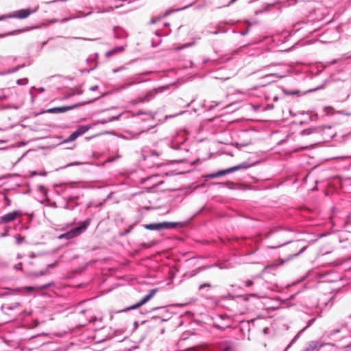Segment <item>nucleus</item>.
Wrapping results in <instances>:
<instances>
[{
	"instance_id": "1",
	"label": "nucleus",
	"mask_w": 351,
	"mask_h": 351,
	"mask_svg": "<svg viewBox=\"0 0 351 351\" xmlns=\"http://www.w3.org/2000/svg\"><path fill=\"white\" fill-rule=\"evenodd\" d=\"M290 233L282 228H275L265 234L267 247L276 249L290 242Z\"/></svg>"
},
{
	"instance_id": "2",
	"label": "nucleus",
	"mask_w": 351,
	"mask_h": 351,
	"mask_svg": "<svg viewBox=\"0 0 351 351\" xmlns=\"http://www.w3.org/2000/svg\"><path fill=\"white\" fill-rule=\"evenodd\" d=\"M90 223V219H86L85 221L82 222L80 225V226L76 227L67 232L60 234L58 238L59 239H71L74 237H76L79 236L80 234H82L83 232H84L86 228L89 226Z\"/></svg>"
},
{
	"instance_id": "3",
	"label": "nucleus",
	"mask_w": 351,
	"mask_h": 351,
	"mask_svg": "<svg viewBox=\"0 0 351 351\" xmlns=\"http://www.w3.org/2000/svg\"><path fill=\"white\" fill-rule=\"evenodd\" d=\"M178 223L173 222H162L146 224L145 228L149 230H160L163 229L174 228L178 226Z\"/></svg>"
},
{
	"instance_id": "4",
	"label": "nucleus",
	"mask_w": 351,
	"mask_h": 351,
	"mask_svg": "<svg viewBox=\"0 0 351 351\" xmlns=\"http://www.w3.org/2000/svg\"><path fill=\"white\" fill-rule=\"evenodd\" d=\"M247 167H248L247 165L242 164V165H237V166H234V167H230V168L227 169L226 170H221V171H217L216 173H211V174L208 175V177L210 178H217V177H220V176H224V175H226L228 173H232L234 171H238V170H240V169H246Z\"/></svg>"
},
{
	"instance_id": "5",
	"label": "nucleus",
	"mask_w": 351,
	"mask_h": 351,
	"mask_svg": "<svg viewBox=\"0 0 351 351\" xmlns=\"http://www.w3.org/2000/svg\"><path fill=\"white\" fill-rule=\"evenodd\" d=\"M158 292V289H153L149 291L147 295L144 296L138 303L129 306L126 308L127 311L133 310L141 307L147 302H148Z\"/></svg>"
},
{
	"instance_id": "6",
	"label": "nucleus",
	"mask_w": 351,
	"mask_h": 351,
	"mask_svg": "<svg viewBox=\"0 0 351 351\" xmlns=\"http://www.w3.org/2000/svg\"><path fill=\"white\" fill-rule=\"evenodd\" d=\"M38 7L34 10H31L29 8L21 9L9 14L8 17L16 18L20 19H25L27 18L31 14L36 12L38 10Z\"/></svg>"
},
{
	"instance_id": "7",
	"label": "nucleus",
	"mask_w": 351,
	"mask_h": 351,
	"mask_svg": "<svg viewBox=\"0 0 351 351\" xmlns=\"http://www.w3.org/2000/svg\"><path fill=\"white\" fill-rule=\"evenodd\" d=\"M159 90L161 91V89L158 88V89H154V90H149L147 93H146L145 95L139 96L136 99H134L132 101V103L134 104H136L138 103H143V102L149 101L152 98H154L155 97V95L157 94V93L159 92Z\"/></svg>"
},
{
	"instance_id": "8",
	"label": "nucleus",
	"mask_w": 351,
	"mask_h": 351,
	"mask_svg": "<svg viewBox=\"0 0 351 351\" xmlns=\"http://www.w3.org/2000/svg\"><path fill=\"white\" fill-rule=\"evenodd\" d=\"M306 248V246L300 247L298 243L291 244L287 249V252H289L288 258L290 259L298 256L300 254L304 252Z\"/></svg>"
},
{
	"instance_id": "9",
	"label": "nucleus",
	"mask_w": 351,
	"mask_h": 351,
	"mask_svg": "<svg viewBox=\"0 0 351 351\" xmlns=\"http://www.w3.org/2000/svg\"><path fill=\"white\" fill-rule=\"evenodd\" d=\"M79 106L78 104H75L72 106H61V107H55L48 109L46 112L48 113H64L69 110H73Z\"/></svg>"
},
{
	"instance_id": "10",
	"label": "nucleus",
	"mask_w": 351,
	"mask_h": 351,
	"mask_svg": "<svg viewBox=\"0 0 351 351\" xmlns=\"http://www.w3.org/2000/svg\"><path fill=\"white\" fill-rule=\"evenodd\" d=\"M20 215V213L19 211H13L9 213L4 215L3 216L0 217V221L1 223H7L11 221H14Z\"/></svg>"
},
{
	"instance_id": "11",
	"label": "nucleus",
	"mask_w": 351,
	"mask_h": 351,
	"mask_svg": "<svg viewBox=\"0 0 351 351\" xmlns=\"http://www.w3.org/2000/svg\"><path fill=\"white\" fill-rule=\"evenodd\" d=\"M51 285H53L52 282L47 283L42 286H36V287H25V289L27 290V292L31 293L33 291H40L43 289H46L49 287H50Z\"/></svg>"
},
{
	"instance_id": "12",
	"label": "nucleus",
	"mask_w": 351,
	"mask_h": 351,
	"mask_svg": "<svg viewBox=\"0 0 351 351\" xmlns=\"http://www.w3.org/2000/svg\"><path fill=\"white\" fill-rule=\"evenodd\" d=\"M90 129V125H81L76 130V133L78 134V136H81L86 133L87 131H88Z\"/></svg>"
},
{
	"instance_id": "13",
	"label": "nucleus",
	"mask_w": 351,
	"mask_h": 351,
	"mask_svg": "<svg viewBox=\"0 0 351 351\" xmlns=\"http://www.w3.org/2000/svg\"><path fill=\"white\" fill-rule=\"evenodd\" d=\"M79 136L78 134L76 133V132H73L67 138H66L64 141H63V143H69V142H71V141H75L77 138H78Z\"/></svg>"
},
{
	"instance_id": "14",
	"label": "nucleus",
	"mask_w": 351,
	"mask_h": 351,
	"mask_svg": "<svg viewBox=\"0 0 351 351\" xmlns=\"http://www.w3.org/2000/svg\"><path fill=\"white\" fill-rule=\"evenodd\" d=\"M25 241V237L21 235L16 237V243L20 245Z\"/></svg>"
},
{
	"instance_id": "15",
	"label": "nucleus",
	"mask_w": 351,
	"mask_h": 351,
	"mask_svg": "<svg viewBox=\"0 0 351 351\" xmlns=\"http://www.w3.org/2000/svg\"><path fill=\"white\" fill-rule=\"evenodd\" d=\"M193 45H194V43H186V44H185L184 45H182V46L176 48V50H180V49H184L185 47H191V46H192Z\"/></svg>"
},
{
	"instance_id": "16",
	"label": "nucleus",
	"mask_w": 351,
	"mask_h": 351,
	"mask_svg": "<svg viewBox=\"0 0 351 351\" xmlns=\"http://www.w3.org/2000/svg\"><path fill=\"white\" fill-rule=\"evenodd\" d=\"M4 200L6 206H9L10 204L11 201L7 196L4 197Z\"/></svg>"
},
{
	"instance_id": "17",
	"label": "nucleus",
	"mask_w": 351,
	"mask_h": 351,
	"mask_svg": "<svg viewBox=\"0 0 351 351\" xmlns=\"http://www.w3.org/2000/svg\"><path fill=\"white\" fill-rule=\"evenodd\" d=\"M253 285V281L251 280H248L245 282V286L246 287H250Z\"/></svg>"
},
{
	"instance_id": "18",
	"label": "nucleus",
	"mask_w": 351,
	"mask_h": 351,
	"mask_svg": "<svg viewBox=\"0 0 351 351\" xmlns=\"http://www.w3.org/2000/svg\"><path fill=\"white\" fill-rule=\"evenodd\" d=\"M205 287H210L211 285L208 283L202 284L199 286V289H203Z\"/></svg>"
},
{
	"instance_id": "19",
	"label": "nucleus",
	"mask_w": 351,
	"mask_h": 351,
	"mask_svg": "<svg viewBox=\"0 0 351 351\" xmlns=\"http://www.w3.org/2000/svg\"><path fill=\"white\" fill-rule=\"evenodd\" d=\"M302 133L304 134H311V129L305 130L303 131Z\"/></svg>"
},
{
	"instance_id": "20",
	"label": "nucleus",
	"mask_w": 351,
	"mask_h": 351,
	"mask_svg": "<svg viewBox=\"0 0 351 351\" xmlns=\"http://www.w3.org/2000/svg\"><path fill=\"white\" fill-rule=\"evenodd\" d=\"M223 351H233L230 347L226 348Z\"/></svg>"
},
{
	"instance_id": "21",
	"label": "nucleus",
	"mask_w": 351,
	"mask_h": 351,
	"mask_svg": "<svg viewBox=\"0 0 351 351\" xmlns=\"http://www.w3.org/2000/svg\"><path fill=\"white\" fill-rule=\"evenodd\" d=\"M21 30H17V31H14L12 33H10L9 34H14L15 32H21Z\"/></svg>"
},
{
	"instance_id": "22",
	"label": "nucleus",
	"mask_w": 351,
	"mask_h": 351,
	"mask_svg": "<svg viewBox=\"0 0 351 351\" xmlns=\"http://www.w3.org/2000/svg\"><path fill=\"white\" fill-rule=\"evenodd\" d=\"M237 0H231L229 5L234 3Z\"/></svg>"
},
{
	"instance_id": "23",
	"label": "nucleus",
	"mask_w": 351,
	"mask_h": 351,
	"mask_svg": "<svg viewBox=\"0 0 351 351\" xmlns=\"http://www.w3.org/2000/svg\"><path fill=\"white\" fill-rule=\"evenodd\" d=\"M267 328L264 329V332H265V333H267Z\"/></svg>"
},
{
	"instance_id": "24",
	"label": "nucleus",
	"mask_w": 351,
	"mask_h": 351,
	"mask_svg": "<svg viewBox=\"0 0 351 351\" xmlns=\"http://www.w3.org/2000/svg\"><path fill=\"white\" fill-rule=\"evenodd\" d=\"M96 88H97V86L93 87L92 89H93V90H95Z\"/></svg>"
}]
</instances>
